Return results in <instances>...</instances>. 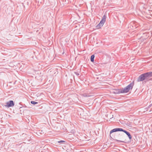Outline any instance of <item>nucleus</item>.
Returning a JSON list of instances; mask_svg holds the SVG:
<instances>
[{"label": "nucleus", "mask_w": 152, "mask_h": 152, "mask_svg": "<svg viewBox=\"0 0 152 152\" xmlns=\"http://www.w3.org/2000/svg\"><path fill=\"white\" fill-rule=\"evenodd\" d=\"M84 96L86 97H89L90 96H91L86 95V94H84Z\"/></svg>", "instance_id": "nucleus-12"}, {"label": "nucleus", "mask_w": 152, "mask_h": 152, "mask_svg": "<svg viewBox=\"0 0 152 152\" xmlns=\"http://www.w3.org/2000/svg\"><path fill=\"white\" fill-rule=\"evenodd\" d=\"M103 24L102 23L101 24V22H100V23L96 26V27L97 28H100L101 27L103 26Z\"/></svg>", "instance_id": "nucleus-7"}, {"label": "nucleus", "mask_w": 152, "mask_h": 152, "mask_svg": "<svg viewBox=\"0 0 152 152\" xmlns=\"http://www.w3.org/2000/svg\"><path fill=\"white\" fill-rule=\"evenodd\" d=\"M106 19V16L105 15H104L103 16L101 20L100 21L101 24L103 23L104 24L105 23Z\"/></svg>", "instance_id": "nucleus-5"}, {"label": "nucleus", "mask_w": 152, "mask_h": 152, "mask_svg": "<svg viewBox=\"0 0 152 152\" xmlns=\"http://www.w3.org/2000/svg\"><path fill=\"white\" fill-rule=\"evenodd\" d=\"M123 129L122 128H117L113 129L111 130L110 132V133L111 134L113 132H118V131H122L123 132Z\"/></svg>", "instance_id": "nucleus-4"}, {"label": "nucleus", "mask_w": 152, "mask_h": 152, "mask_svg": "<svg viewBox=\"0 0 152 152\" xmlns=\"http://www.w3.org/2000/svg\"><path fill=\"white\" fill-rule=\"evenodd\" d=\"M94 57H95V56L94 55H92L91 56V57L90 60H91V62H93L94 61Z\"/></svg>", "instance_id": "nucleus-8"}, {"label": "nucleus", "mask_w": 152, "mask_h": 152, "mask_svg": "<svg viewBox=\"0 0 152 152\" xmlns=\"http://www.w3.org/2000/svg\"><path fill=\"white\" fill-rule=\"evenodd\" d=\"M148 34V33L147 32H145V33H143V37H145V36H144L145 34Z\"/></svg>", "instance_id": "nucleus-14"}, {"label": "nucleus", "mask_w": 152, "mask_h": 152, "mask_svg": "<svg viewBox=\"0 0 152 152\" xmlns=\"http://www.w3.org/2000/svg\"><path fill=\"white\" fill-rule=\"evenodd\" d=\"M123 132L125 133L128 136L129 138L130 139H132V137L130 134L128 132L124 130L123 129Z\"/></svg>", "instance_id": "nucleus-6"}, {"label": "nucleus", "mask_w": 152, "mask_h": 152, "mask_svg": "<svg viewBox=\"0 0 152 152\" xmlns=\"http://www.w3.org/2000/svg\"><path fill=\"white\" fill-rule=\"evenodd\" d=\"M152 77V72H147L142 74L139 76L137 80L138 82L144 80L145 82L151 80L149 78Z\"/></svg>", "instance_id": "nucleus-1"}, {"label": "nucleus", "mask_w": 152, "mask_h": 152, "mask_svg": "<svg viewBox=\"0 0 152 152\" xmlns=\"http://www.w3.org/2000/svg\"><path fill=\"white\" fill-rule=\"evenodd\" d=\"M65 141L63 140H61L58 142L59 143H62V142H65Z\"/></svg>", "instance_id": "nucleus-11"}, {"label": "nucleus", "mask_w": 152, "mask_h": 152, "mask_svg": "<svg viewBox=\"0 0 152 152\" xmlns=\"http://www.w3.org/2000/svg\"><path fill=\"white\" fill-rule=\"evenodd\" d=\"M134 84V82L133 81L124 88H120L118 89L117 93L119 94L121 93H124L128 92L130 90L132 89Z\"/></svg>", "instance_id": "nucleus-2"}, {"label": "nucleus", "mask_w": 152, "mask_h": 152, "mask_svg": "<svg viewBox=\"0 0 152 152\" xmlns=\"http://www.w3.org/2000/svg\"><path fill=\"white\" fill-rule=\"evenodd\" d=\"M131 25H132V27H135V28H136L137 27L136 26H135V25H134V22H132L130 23Z\"/></svg>", "instance_id": "nucleus-9"}, {"label": "nucleus", "mask_w": 152, "mask_h": 152, "mask_svg": "<svg viewBox=\"0 0 152 152\" xmlns=\"http://www.w3.org/2000/svg\"><path fill=\"white\" fill-rule=\"evenodd\" d=\"M147 37H147L145 38H147Z\"/></svg>", "instance_id": "nucleus-15"}, {"label": "nucleus", "mask_w": 152, "mask_h": 152, "mask_svg": "<svg viewBox=\"0 0 152 152\" xmlns=\"http://www.w3.org/2000/svg\"><path fill=\"white\" fill-rule=\"evenodd\" d=\"M116 141H118V142H124V141H121V140H115Z\"/></svg>", "instance_id": "nucleus-13"}, {"label": "nucleus", "mask_w": 152, "mask_h": 152, "mask_svg": "<svg viewBox=\"0 0 152 152\" xmlns=\"http://www.w3.org/2000/svg\"><path fill=\"white\" fill-rule=\"evenodd\" d=\"M31 103L33 104H38V103L37 102H36L34 101H31Z\"/></svg>", "instance_id": "nucleus-10"}, {"label": "nucleus", "mask_w": 152, "mask_h": 152, "mask_svg": "<svg viewBox=\"0 0 152 152\" xmlns=\"http://www.w3.org/2000/svg\"><path fill=\"white\" fill-rule=\"evenodd\" d=\"M6 104V105L5 106L8 107L14 105V103L13 101L12 100H10L9 102H7Z\"/></svg>", "instance_id": "nucleus-3"}]
</instances>
